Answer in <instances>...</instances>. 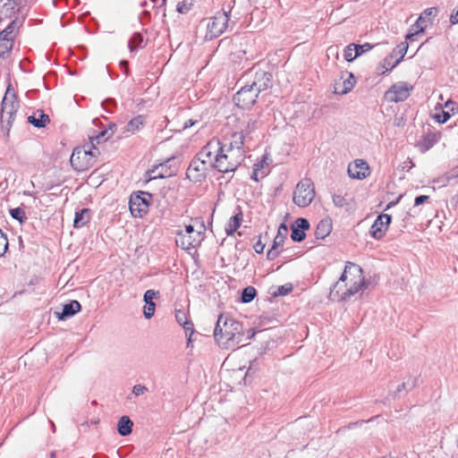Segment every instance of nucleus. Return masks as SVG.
<instances>
[{"label": "nucleus", "instance_id": "1", "mask_svg": "<svg viewBox=\"0 0 458 458\" xmlns=\"http://www.w3.org/2000/svg\"><path fill=\"white\" fill-rule=\"evenodd\" d=\"M369 284L361 267L347 261L340 278L330 289L329 298L337 301H348L360 290L367 289Z\"/></svg>", "mask_w": 458, "mask_h": 458}, {"label": "nucleus", "instance_id": "2", "mask_svg": "<svg viewBox=\"0 0 458 458\" xmlns=\"http://www.w3.org/2000/svg\"><path fill=\"white\" fill-rule=\"evenodd\" d=\"M218 139H212L201 148V157H211L210 166L220 173L234 172L240 165L238 159L233 157V152H227Z\"/></svg>", "mask_w": 458, "mask_h": 458}, {"label": "nucleus", "instance_id": "3", "mask_svg": "<svg viewBox=\"0 0 458 458\" xmlns=\"http://www.w3.org/2000/svg\"><path fill=\"white\" fill-rule=\"evenodd\" d=\"M242 325L233 318L220 315L214 329V338L223 348H234L243 339Z\"/></svg>", "mask_w": 458, "mask_h": 458}, {"label": "nucleus", "instance_id": "4", "mask_svg": "<svg viewBox=\"0 0 458 458\" xmlns=\"http://www.w3.org/2000/svg\"><path fill=\"white\" fill-rule=\"evenodd\" d=\"M243 78L248 87L255 88L259 93L267 90L272 86V73L257 65L247 71Z\"/></svg>", "mask_w": 458, "mask_h": 458}, {"label": "nucleus", "instance_id": "5", "mask_svg": "<svg viewBox=\"0 0 458 458\" xmlns=\"http://www.w3.org/2000/svg\"><path fill=\"white\" fill-rule=\"evenodd\" d=\"M34 2L35 0H0V20L11 19L21 13L23 15V21Z\"/></svg>", "mask_w": 458, "mask_h": 458}, {"label": "nucleus", "instance_id": "6", "mask_svg": "<svg viewBox=\"0 0 458 458\" xmlns=\"http://www.w3.org/2000/svg\"><path fill=\"white\" fill-rule=\"evenodd\" d=\"M211 157H201V150L191 160L186 172L187 178L194 182H200L205 180L208 168L211 167Z\"/></svg>", "mask_w": 458, "mask_h": 458}, {"label": "nucleus", "instance_id": "7", "mask_svg": "<svg viewBox=\"0 0 458 458\" xmlns=\"http://www.w3.org/2000/svg\"><path fill=\"white\" fill-rule=\"evenodd\" d=\"M314 197V185L310 178H304L297 183L293 192V202L298 207H308L312 202Z\"/></svg>", "mask_w": 458, "mask_h": 458}, {"label": "nucleus", "instance_id": "8", "mask_svg": "<svg viewBox=\"0 0 458 458\" xmlns=\"http://www.w3.org/2000/svg\"><path fill=\"white\" fill-rule=\"evenodd\" d=\"M229 16L226 12H217L207 24L205 40H212L225 32L228 27Z\"/></svg>", "mask_w": 458, "mask_h": 458}, {"label": "nucleus", "instance_id": "9", "mask_svg": "<svg viewBox=\"0 0 458 458\" xmlns=\"http://www.w3.org/2000/svg\"><path fill=\"white\" fill-rule=\"evenodd\" d=\"M152 195L148 192L139 191L131 195L129 208L134 217H143L148 211Z\"/></svg>", "mask_w": 458, "mask_h": 458}, {"label": "nucleus", "instance_id": "10", "mask_svg": "<svg viewBox=\"0 0 458 458\" xmlns=\"http://www.w3.org/2000/svg\"><path fill=\"white\" fill-rule=\"evenodd\" d=\"M412 89V85L408 82L399 81L386 90L385 93V98L393 103L403 102L410 97Z\"/></svg>", "mask_w": 458, "mask_h": 458}, {"label": "nucleus", "instance_id": "11", "mask_svg": "<svg viewBox=\"0 0 458 458\" xmlns=\"http://www.w3.org/2000/svg\"><path fill=\"white\" fill-rule=\"evenodd\" d=\"M259 95V93L256 91L255 88H250L248 84L245 83L234 95L233 100L239 107L248 109L256 103Z\"/></svg>", "mask_w": 458, "mask_h": 458}, {"label": "nucleus", "instance_id": "12", "mask_svg": "<svg viewBox=\"0 0 458 458\" xmlns=\"http://www.w3.org/2000/svg\"><path fill=\"white\" fill-rule=\"evenodd\" d=\"M391 220L392 216L388 214H381L377 216L370 227V235L376 240L383 238V236L386 234L389 224L391 223Z\"/></svg>", "mask_w": 458, "mask_h": 458}, {"label": "nucleus", "instance_id": "13", "mask_svg": "<svg viewBox=\"0 0 458 458\" xmlns=\"http://www.w3.org/2000/svg\"><path fill=\"white\" fill-rule=\"evenodd\" d=\"M19 108V102L16 99L15 93L11 92L8 89L4 96L1 104V115L3 117H6L9 115V118H12V115H16V113Z\"/></svg>", "mask_w": 458, "mask_h": 458}, {"label": "nucleus", "instance_id": "14", "mask_svg": "<svg viewBox=\"0 0 458 458\" xmlns=\"http://www.w3.org/2000/svg\"><path fill=\"white\" fill-rule=\"evenodd\" d=\"M347 172L351 178L363 180L369 174V166L363 159H356L349 164Z\"/></svg>", "mask_w": 458, "mask_h": 458}, {"label": "nucleus", "instance_id": "15", "mask_svg": "<svg viewBox=\"0 0 458 458\" xmlns=\"http://www.w3.org/2000/svg\"><path fill=\"white\" fill-rule=\"evenodd\" d=\"M70 162L75 170L81 171L86 169L89 165V160H87L85 147L74 148L71 156Z\"/></svg>", "mask_w": 458, "mask_h": 458}, {"label": "nucleus", "instance_id": "16", "mask_svg": "<svg viewBox=\"0 0 458 458\" xmlns=\"http://www.w3.org/2000/svg\"><path fill=\"white\" fill-rule=\"evenodd\" d=\"M310 228V223L306 218H297L292 225L291 238L293 242H301L305 237V231Z\"/></svg>", "mask_w": 458, "mask_h": 458}, {"label": "nucleus", "instance_id": "17", "mask_svg": "<svg viewBox=\"0 0 458 458\" xmlns=\"http://www.w3.org/2000/svg\"><path fill=\"white\" fill-rule=\"evenodd\" d=\"M440 140V134L437 131H428L417 143V148L421 153L429 150Z\"/></svg>", "mask_w": 458, "mask_h": 458}, {"label": "nucleus", "instance_id": "18", "mask_svg": "<svg viewBox=\"0 0 458 458\" xmlns=\"http://www.w3.org/2000/svg\"><path fill=\"white\" fill-rule=\"evenodd\" d=\"M81 305L76 301H71L69 303H66L63 306L62 311H55V315L58 318L59 320H65L76 313L81 311Z\"/></svg>", "mask_w": 458, "mask_h": 458}, {"label": "nucleus", "instance_id": "19", "mask_svg": "<svg viewBox=\"0 0 458 458\" xmlns=\"http://www.w3.org/2000/svg\"><path fill=\"white\" fill-rule=\"evenodd\" d=\"M175 318H176V321L181 326L183 327L185 334L186 335L189 334V338H188V344H189L190 342H191V335H192V334L194 332L192 322L188 320V315L182 310H177L175 311Z\"/></svg>", "mask_w": 458, "mask_h": 458}, {"label": "nucleus", "instance_id": "20", "mask_svg": "<svg viewBox=\"0 0 458 458\" xmlns=\"http://www.w3.org/2000/svg\"><path fill=\"white\" fill-rule=\"evenodd\" d=\"M28 123L36 128H45L49 123L50 118L42 110H37L27 118Z\"/></svg>", "mask_w": 458, "mask_h": 458}, {"label": "nucleus", "instance_id": "21", "mask_svg": "<svg viewBox=\"0 0 458 458\" xmlns=\"http://www.w3.org/2000/svg\"><path fill=\"white\" fill-rule=\"evenodd\" d=\"M332 231V221L330 218L327 217L318 224L317 228L315 230V236L317 239H325L327 235L330 234Z\"/></svg>", "mask_w": 458, "mask_h": 458}, {"label": "nucleus", "instance_id": "22", "mask_svg": "<svg viewBox=\"0 0 458 458\" xmlns=\"http://www.w3.org/2000/svg\"><path fill=\"white\" fill-rule=\"evenodd\" d=\"M245 135L243 131H236L232 134V140L229 146H226L227 152H233V149H236L238 152H241L242 146L244 144Z\"/></svg>", "mask_w": 458, "mask_h": 458}, {"label": "nucleus", "instance_id": "23", "mask_svg": "<svg viewBox=\"0 0 458 458\" xmlns=\"http://www.w3.org/2000/svg\"><path fill=\"white\" fill-rule=\"evenodd\" d=\"M242 221V212L238 207V213H236L233 216H232L225 227V232L227 235H233L236 230L241 226Z\"/></svg>", "mask_w": 458, "mask_h": 458}, {"label": "nucleus", "instance_id": "24", "mask_svg": "<svg viewBox=\"0 0 458 458\" xmlns=\"http://www.w3.org/2000/svg\"><path fill=\"white\" fill-rule=\"evenodd\" d=\"M133 422L128 416H122L117 423V431L120 436L126 437L131 433Z\"/></svg>", "mask_w": 458, "mask_h": 458}, {"label": "nucleus", "instance_id": "25", "mask_svg": "<svg viewBox=\"0 0 458 458\" xmlns=\"http://www.w3.org/2000/svg\"><path fill=\"white\" fill-rule=\"evenodd\" d=\"M90 219V209L82 208L75 213L73 226L80 228L89 223Z\"/></svg>", "mask_w": 458, "mask_h": 458}, {"label": "nucleus", "instance_id": "26", "mask_svg": "<svg viewBox=\"0 0 458 458\" xmlns=\"http://www.w3.org/2000/svg\"><path fill=\"white\" fill-rule=\"evenodd\" d=\"M425 22V16L420 15L416 22L411 26V31L406 35V40L412 42L413 37H417L419 34L423 33L425 30V26H423V24Z\"/></svg>", "mask_w": 458, "mask_h": 458}, {"label": "nucleus", "instance_id": "27", "mask_svg": "<svg viewBox=\"0 0 458 458\" xmlns=\"http://www.w3.org/2000/svg\"><path fill=\"white\" fill-rule=\"evenodd\" d=\"M287 234L288 228L285 224L282 223L278 227L277 233L272 244L274 246V249H278L279 247H282L284 245Z\"/></svg>", "mask_w": 458, "mask_h": 458}, {"label": "nucleus", "instance_id": "28", "mask_svg": "<svg viewBox=\"0 0 458 458\" xmlns=\"http://www.w3.org/2000/svg\"><path fill=\"white\" fill-rule=\"evenodd\" d=\"M408 49V43L407 41L400 43L396 47L393 49L392 55L394 56L400 55L399 58H397L394 64H392L391 68H394L404 57L406 52Z\"/></svg>", "mask_w": 458, "mask_h": 458}, {"label": "nucleus", "instance_id": "29", "mask_svg": "<svg viewBox=\"0 0 458 458\" xmlns=\"http://www.w3.org/2000/svg\"><path fill=\"white\" fill-rule=\"evenodd\" d=\"M22 20L20 21L18 20L17 18H15L14 20H13L10 24L4 30L0 32V38H12V40L13 41V30L15 29V27H18L20 26L21 23H22Z\"/></svg>", "mask_w": 458, "mask_h": 458}, {"label": "nucleus", "instance_id": "30", "mask_svg": "<svg viewBox=\"0 0 458 458\" xmlns=\"http://www.w3.org/2000/svg\"><path fill=\"white\" fill-rule=\"evenodd\" d=\"M145 116L144 115H138L134 118H132L131 120H130V122L127 123V127H126V130L128 131H131V132H134L138 130H140V128L141 126H143V124L145 123Z\"/></svg>", "mask_w": 458, "mask_h": 458}, {"label": "nucleus", "instance_id": "31", "mask_svg": "<svg viewBox=\"0 0 458 458\" xmlns=\"http://www.w3.org/2000/svg\"><path fill=\"white\" fill-rule=\"evenodd\" d=\"M346 73L348 74V77L344 80V81L342 83L343 89H340V91H339V93L342 95L349 93L353 89V87L355 86V83H356L354 75L351 72H346Z\"/></svg>", "mask_w": 458, "mask_h": 458}, {"label": "nucleus", "instance_id": "32", "mask_svg": "<svg viewBox=\"0 0 458 458\" xmlns=\"http://www.w3.org/2000/svg\"><path fill=\"white\" fill-rule=\"evenodd\" d=\"M257 295V290L253 286H247L242 292L241 301L243 303H249L254 300Z\"/></svg>", "mask_w": 458, "mask_h": 458}, {"label": "nucleus", "instance_id": "33", "mask_svg": "<svg viewBox=\"0 0 458 458\" xmlns=\"http://www.w3.org/2000/svg\"><path fill=\"white\" fill-rule=\"evenodd\" d=\"M14 118L15 115H12V118H9V115H6V117L1 115V131L4 136L9 137Z\"/></svg>", "mask_w": 458, "mask_h": 458}, {"label": "nucleus", "instance_id": "34", "mask_svg": "<svg viewBox=\"0 0 458 458\" xmlns=\"http://www.w3.org/2000/svg\"><path fill=\"white\" fill-rule=\"evenodd\" d=\"M142 43H143V36L140 32H135L130 38L128 46H129L130 50L133 51L139 47H141Z\"/></svg>", "mask_w": 458, "mask_h": 458}, {"label": "nucleus", "instance_id": "35", "mask_svg": "<svg viewBox=\"0 0 458 458\" xmlns=\"http://www.w3.org/2000/svg\"><path fill=\"white\" fill-rule=\"evenodd\" d=\"M13 46L12 38H0V56L4 57L11 51Z\"/></svg>", "mask_w": 458, "mask_h": 458}, {"label": "nucleus", "instance_id": "36", "mask_svg": "<svg viewBox=\"0 0 458 458\" xmlns=\"http://www.w3.org/2000/svg\"><path fill=\"white\" fill-rule=\"evenodd\" d=\"M115 128H116L115 123H110L109 128L107 130H104L101 132H99L96 136V140H98V143H99L101 140L106 141V140L111 138L114 132Z\"/></svg>", "mask_w": 458, "mask_h": 458}, {"label": "nucleus", "instance_id": "37", "mask_svg": "<svg viewBox=\"0 0 458 458\" xmlns=\"http://www.w3.org/2000/svg\"><path fill=\"white\" fill-rule=\"evenodd\" d=\"M293 291L292 284H285L280 286H277L276 289L272 293V295L275 297L277 296H284L290 293Z\"/></svg>", "mask_w": 458, "mask_h": 458}, {"label": "nucleus", "instance_id": "38", "mask_svg": "<svg viewBox=\"0 0 458 458\" xmlns=\"http://www.w3.org/2000/svg\"><path fill=\"white\" fill-rule=\"evenodd\" d=\"M10 215L13 219L18 220L21 224H22L27 219L25 211L21 208H12L10 210Z\"/></svg>", "mask_w": 458, "mask_h": 458}, {"label": "nucleus", "instance_id": "39", "mask_svg": "<svg viewBox=\"0 0 458 458\" xmlns=\"http://www.w3.org/2000/svg\"><path fill=\"white\" fill-rule=\"evenodd\" d=\"M373 46L369 43H365L363 45H357L354 44L353 50H354V57H358L361 55L363 53H366L372 49Z\"/></svg>", "mask_w": 458, "mask_h": 458}, {"label": "nucleus", "instance_id": "40", "mask_svg": "<svg viewBox=\"0 0 458 458\" xmlns=\"http://www.w3.org/2000/svg\"><path fill=\"white\" fill-rule=\"evenodd\" d=\"M258 127V121L257 120H253V119H249L247 122H246V124L244 125V128L242 129V131H243L244 132V135H249L250 133H251L252 131H254Z\"/></svg>", "mask_w": 458, "mask_h": 458}, {"label": "nucleus", "instance_id": "41", "mask_svg": "<svg viewBox=\"0 0 458 458\" xmlns=\"http://www.w3.org/2000/svg\"><path fill=\"white\" fill-rule=\"evenodd\" d=\"M156 304L154 302H148L145 304L143 308L144 317L148 319L151 318L155 314Z\"/></svg>", "mask_w": 458, "mask_h": 458}, {"label": "nucleus", "instance_id": "42", "mask_svg": "<svg viewBox=\"0 0 458 458\" xmlns=\"http://www.w3.org/2000/svg\"><path fill=\"white\" fill-rule=\"evenodd\" d=\"M353 46H354V43L350 44V45L346 46L344 50V56L347 62H352L353 60H355L357 58V57H354Z\"/></svg>", "mask_w": 458, "mask_h": 458}, {"label": "nucleus", "instance_id": "43", "mask_svg": "<svg viewBox=\"0 0 458 458\" xmlns=\"http://www.w3.org/2000/svg\"><path fill=\"white\" fill-rule=\"evenodd\" d=\"M8 250V240L6 235L0 229V257Z\"/></svg>", "mask_w": 458, "mask_h": 458}, {"label": "nucleus", "instance_id": "44", "mask_svg": "<svg viewBox=\"0 0 458 458\" xmlns=\"http://www.w3.org/2000/svg\"><path fill=\"white\" fill-rule=\"evenodd\" d=\"M196 241L195 240H191V235H182V247L183 249H191V248H194L196 246Z\"/></svg>", "mask_w": 458, "mask_h": 458}, {"label": "nucleus", "instance_id": "45", "mask_svg": "<svg viewBox=\"0 0 458 458\" xmlns=\"http://www.w3.org/2000/svg\"><path fill=\"white\" fill-rule=\"evenodd\" d=\"M159 292L158 291H155V290H147L144 293V296H143V301H145V303H147V301L148 302H154L153 300L155 298H157L159 296Z\"/></svg>", "mask_w": 458, "mask_h": 458}, {"label": "nucleus", "instance_id": "46", "mask_svg": "<svg viewBox=\"0 0 458 458\" xmlns=\"http://www.w3.org/2000/svg\"><path fill=\"white\" fill-rule=\"evenodd\" d=\"M450 117V114L444 110L434 114V119L439 123H445L449 120Z\"/></svg>", "mask_w": 458, "mask_h": 458}, {"label": "nucleus", "instance_id": "47", "mask_svg": "<svg viewBox=\"0 0 458 458\" xmlns=\"http://www.w3.org/2000/svg\"><path fill=\"white\" fill-rule=\"evenodd\" d=\"M154 4L153 8H156V14L158 13L160 9H163V18L165 17V9L164 8L165 5L166 0H150Z\"/></svg>", "mask_w": 458, "mask_h": 458}, {"label": "nucleus", "instance_id": "48", "mask_svg": "<svg viewBox=\"0 0 458 458\" xmlns=\"http://www.w3.org/2000/svg\"><path fill=\"white\" fill-rule=\"evenodd\" d=\"M333 202H334L335 206L338 207V208H343L345 205H347L346 199L344 196H342V195L335 194L333 196Z\"/></svg>", "mask_w": 458, "mask_h": 458}, {"label": "nucleus", "instance_id": "49", "mask_svg": "<svg viewBox=\"0 0 458 458\" xmlns=\"http://www.w3.org/2000/svg\"><path fill=\"white\" fill-rule=\"evenodd\" d=\"M103 107L109 113H113V109L116 106V102L113 98H106L102 103Z\"/></svg>", "mask_w": 458, "mask_h": 458}, {"label": "nucleus", "instance_id": "50", "mask_svg": "<svg viewBox=\"0 0 458 458\" xmlns=\"http://www.w3.org/2000/svg\"><path fill=\"white\" fill-rule=\"evenodd\" d=\"M279 253L280 251L278 249H274V246L272 245V247L267 252V259L268 260H274L278 257Z\"/></svg>", "mask_w": 458, "mask_h": 458}, {"label": "nucleus", "instance_id": "51", "mask_svg": "<svg viewBox=\"0 0 458 458\" xmlns=\"http://www.w3.org/2000/svg\"><path fill=\"white\" fill-rule=\"evenodd\" d=\"M151 14L149 11H143L140 15V21L145 25L150 21Z\"/></svg>", "mask_w": 458, "mask_h": 458}, {"label": "nucleus", "instance_id": "52", "mask_svg": "<svg viewBox=\"0 0 458 458\" xmlns=\"http://www.w3.org/2000/svg\"><path fill=\"white\" fill-rule=\"evenodd\" d=\"M148 391V388L142 385H135L132 388V393L136 395H141Z\"/></svg>", "mask_w": 458, "mask_h": 458}, {"label": "nucleus", "instance_id": "53", "mask_svg": "<svg viewBox=\"0 0 458 458\" xmlns=\"http://www.w3.org/2000/svg\"><path fill=\"white\" fill-rule=\"evenodd\" d=\"M87 152V160L91 161L92 158L96 157L98 154H99L98 149L92 146V148L86 149Z\"/></svg>", "mask_w": 458, "mask_h": 458}, {"label": "nucleus", "instance_id": "54", "mask_svg": "<svg viewBox=\"0 0 458 458\" xmlns=\"http://www.w3.org/2000/svg\"><path fill=\"white\" fill-rule=\"evenodd\" d=\"M437 13V8L431 7V8L426 9L420 15H424L425 21H426L427 19L429 20L431 16H436Z\"/></svg>", "mask_w": 458, "mask_h": 458}, {"label": "nucleus", "instance_id": "55", "mask_svg": "<svg viewBox=\"0 0 458 458\" xmlns=\"http://www.w3.org/2000/svg\"><path fill=\"white\" fill-rule=\"evenodd\" d=\"M428 199H429V196H428V195H420V196L415 198V199H414V206H420V205L425 203L426 201H428Z\"/></svg>", "mask_w": 458, "mask_h": 458}, {"label": "nucleus", "instance_id": "56", "mask_svg": "<svg viewBox=\"0 0 458 458\" xmlns=\"http://www.w3.org/2000/svg\"><path fill=\"white\" fill-rule=\"evenodd\" d=\"M265 248V244L261 242L260 238L254 244L253 249L257 253H262Z\"/></svg>", "mask_w": 458, "mask_h": 458}, {"label": "nucleus", "instance_id": "57", "mask_svg": "<svg viewBox=\"0 0 458 458\" xmlns=\"http://www.w3.org/2000/svg\"><path fill=\"white\" fill-rule=\"evenodd\" d=\"M261 166H263V165H262V164H260V165H254L253 173H252V174H251L250 178H251L252 180H254L255 182H258V181H259V178H258V173H259V167H261Z\"/></svg>", "mask_w": 458, "mask_h": 458}, {"label": "nucleus", "instance_id": "58", "mask_svg": "<svg viewBox=\"0 0 458 458\" xmlns=\"http://www.w3.org/2000/svg\"><path fill=\"white\" fill-rule=\"evenodd\" d=\"M394 56L391 54L389 55H387L386 58H385V64H387L389 66V68H386V71H389V70H392L393 68H391L392 64H394V62H392L393 58Z\"/></svg>", "mask_w": 458, "mask_h": 458}, {"label": "nucleus", "instance_id": "59", "mask_svg": "<svg viewBox=\"0 0 458 458\" xmlns=\"http://www.w3.org/2000/svg\"><path fill=\"white\" fill-rule=\"evenodd\" d=\"M198 122H199L198 120H193V119L187 120L183 124V130L195 125Z\"/></svg>", "mask_w": 458, "mask_h": 458}, {"label": "nucleus", "instance_id": "60", "mask_svg": "<svg viewBox=\"0 0 458 458\" xmlns=\"http://www.w3.org/2000/svg\"><path fill=\"white\" fill-rule=\"evenodd\" d=\"M402 198H403V195H399V197L395 200H393V201L389 202L386 205L385 210H388L389 208H391L394 206L397 205Z\"/></svg>", "mask_w": 458, "mask_h": 458}, {"label": "nucleus", "instance_id": "61", "mask_svg": "<svg viewBox=\"0 0 458 458\" xmlns=\"http://www.w3.org/2000/svg\"><path fill=\"white\" fill-rule=\"evenodd\" d=\"M450 22L452 24H456L458 23V10L457 11H454L450 16Z\"/></svg>", "mask_w": 458, "mask_h": 458}, {"label": "nucleus", "instance_id": "62", "mask_svg": "<svg viewBox=\"0 0 458 458\" xmlns=\"http://www.w3.org/2000/svg\"><path fill=\"white\" fill-rule=\"evenodd\" d=\"M407 383L403 382L402 383L401 385L398 386L397 389H396V393H400L402 392L403 390H407Z\"/></svg>", "mask_w": 458, "mask_h": 458}, {"label": "nucleus", "instance_id": "63", "mask_svg": "<svg viewBox=\"0 0 458 458\" xmlns=\"http://www.w3.org/2000/svg\"><path fill=\"white\" fill-rule=\"evenodd\" d=\"M185 232L187 234L191 235L194 232V226L191 225H188L185 226Z\"/></svg>", "mask_w": 458, "mask_h": 458}, {"label": "nucleus", "instance_id": "64", "mask_svg": "<svg viewBox=\"0 0 458 458\" xmlns=\"http://www.w3.org/2000/svg\"><path fill=\"white\" fill-rule=\"evenodd\" d=\"M185 5L183 4H178L177 5V11L181 13H185L184 11Z\"/></svg>", "mask_w": 458, "mask_h": 458}]
</instances>
